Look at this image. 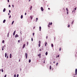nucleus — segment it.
Masks as SVG:
<instances>
[{"label":"nucleus","mask_w":77,"mask_h":77,"mask_svg":"<svg viewBox=\"0 0 77 77\" xmlns=\"http://www.w3.org/2000/svg\"><path fill=\"white\" fill-rule=\"evenodd\" d=\"M39 51H41V49H40L39 50Z\"/></svg>","instance_id":"obj_51"},{"label":"nucleus","mask_w":77,"mask_h":77,"mask_svg":"<svg viewBox=\"0 0 77 77\" xmlns=\"http://www.w3.org/2000/svg\"><path fill=\"white\" fill-rule=\"evenodd\" d=\"M53 63H55V61H54Z\"/></svg>","instance_id":"obj_48"},{"label":"nucleus","mask_w":77,"mask_h":77,"mask_svg":"<svg viewBox=\"0 0 77 77\" xmlns=\"http://www.w3.org/2000/svg\"><path fill=\"white\" fill-rule=\"evenodd\" d=\"M38 46L39 47H41V45L40 44H38Z\"/></svg>","instance_id":"obj_18"},{"label":"nucleus","mask_w":77,"mask_h":77,"mask_svg":"<svg viewBox=\"0 0 77 77\" xmlns=\"http://www.w3.org/2000/svg\"><path fill=\"white\" fill-rule=\"evenodd\" d=\"M9 13H11V10H9Z\"/></svg>","instance_id":"obj_46"},{"label":"nucleus","mask_w":77,"mask_h":77,"mask_svg":"<svg viewBox=\"0 0 77 77\" xmlns=\"http://www.w3.org/2000/svg\"><path fill=\"white\" fill-rule=\"evenodd\" d=\"M32 9V6L30 8V10L31 11V9Z\"/></svg>","instance_id":"obj_22"},{"label":"nucleus","mask_w":77,"mask_h":77,"mask_svg":"<svg viewBox=\"0 0 77 77\" xmlns=\"http://www.w3.org/2000/svg\"><path fill=\"white\" fill-rule=\"evenodd\" d=\"M8 2L9 3V0H8Z\"/></svg>","instance_id":"obj_45"},{"label":"nucleus","mask_w":77,"mask_h":77,"mask_svg":"<svg viewBox=\"0 0 77 77\" xmlns=\"http://www.w3.org/2000/svg\"><path fill=\"white\" fill-rule=\"evenodd\" d=\"M35 35V33H33L32 34V35L33 36L34 35Z\"/></svg>","instance_id":"obj_38"},{"label":"nucleus","mask_w":77,"mask_h":77,"mask_svg":"<svg viewBox=\"0 0 77 77\" xmlns=\"http://www.w3.org/2000/svg\"><path fill=\"white\" fill-rule=\"evenodd\" d=\"M25 56H26V59H27V53L25 54Z\"/></svg>","instance_id":"obj_5"},{"label":"nucleus","mask_w":77,"mask_h":77,"mask_svg":"<svg viewBox=\"0 0 77 77\" xmlns=\"http://www.w3.org/2000/svg\"><path fill=\"white\" fill-rule=\"evenodd\" d=\"M4 49H3V48H2V50H3Z\"/></svg>","instance_id":"obj_59"},{"label":"nucleus","mask_w":77,"mask_h":77,"mask_svg":"<svg viewBox=\"0 0 77 77\" xmlns=\"http://www.w3.org/2000/svg\"><path fill=\"white\" fill-rule=\"evenodd\" d=\"M20 60H19V62H20Z\"/></svg>","instance_id":"obj_62"},{"label":"nucleus","mask_w":77,"mask_h":77,"mask_svg":"<svg viewBox=\"0 0 77 77\" xmlns=\"http://www.w3.org/2000/svg\"><path fill=\"white\" fill-rule=\"evenodd\" d=\"M48 38V36H46V39H47Z\"/></svg>","instance_id":"obj_43"},{"label":"nucleus","mask_w":77,"mask_h":77,"mask_svg":"<svg viewBox=\"0 0 77 77\" xmlns=\"http://www.w3.org/2000/svg\"><path fill=\"white\" fill-rule=\"evenodd\" d=\"M7 58H8V56H7Z\"/></svg>","instance_id":"obj_57"},{"label":"nucleus","mask_w":77,"mask_h":77,"mask_svg":"<svg viewBox=\"0 0 77 77\" xmlns=\"http://www.w3.org/2000/svg\"><path fill=\"white\" fill-rule=\"evenodd\" d=\"M30 18H31V19L32 20L33 19V16H30Z\"/></svg>","instance_id":"obj_3"},{"label":"nucleus","mask_w":77,"mask_h":77,"mask_svg":"<svg viewBox=\"0 0 77 77\" xmlns=\"http://www.w3.org/2000/svg\"><path fill=\"white\" fill-rule=\"evenodd\" d=\"M26 14H27V13H25V15H26Z\"/></svg>","instance_id":"obj_42"},{"label":"nucleus","mask_w":77,"mask_h":77,"mask_svg":"<svg viewBox=\"0 0 77 77\" xmlns=\"http://www.w3.org/2000/svg\"><path fill=\"white\" fill-rule=\"evenodd\" d=\"M59 51H61V48H60L59 49Z\"/></svg>","instance_id":"obj_33"},{"label":"nucleus","mask_w":77,"mask_h":77,"mask_svg":"<svg viewBox=\"0 0 77 77\" xmlns=\"http://www.w3.org/2000/svg\"><path fill=\"white\" fill-rule=\"evenodd\" d=\"M14 21H13L12 23V25L14 24Z\"/></svg>","instance_id":"obj_20"},{"label":"nucleus","mask_w":77,"mask_h":77,"mask_svg":"<svg viewBox=\"0 0 77 77\" xmlns=\"http://www.w3.org/2000/svg\"><path fill=\"white\" fill-rule=\"evenodd\" d=\"M39 29L40 31H41V27L40 26L39 28Z\"/></svg>","instance_id":"obj_13"},{"label":"nucleus","mask_w":77,"mask_h":77,"mask_svg":"<svg viewBox=\"0 0 77 77\" xmlns=\"http://www.w3.org/2000/svg\"><path fill=\"white\" fill-rule=\"evenodd\" d=\"M41 9L42 11H44V8H43V7H41Z\"/></svg>","instance_id":"obj_4"},{"label":"nucleus","mask_w":77,"mask_h":77,"mask_svg":"<svg viewBox=\"0 0 77 77\" xmlns=\"http://www.w3.org/2000/svg\"><path fill=\"white\" fill-rule=\"evenodd\" d=\"M38 56H41V54H38Z\"/></svg>","instance_id":"obj_19"},{"label":"nucleus","mask_w":77,"mask_h":77,"mask_svg":"<svg viewBox=\"0 0 77 77\" xmlns=\"http://www.w3.org/2000/svg\"><path fill=\"white\" fill-rule=\"evenodd\" d=\"M23 18V15H21V18L22 19Z\"/></svg>","instance_id":"obj_14"},{"label":"nucleus","mask_w":77,"mask_h":77,"mask_svg":"<svg viewBox=\"0 0 77 77\" xmlns=\"http://www.w3.org/2000/svg\"><path fill=\"white\" fill-rule=\"evenodd\" d=\"M70 27V25L69 24L68 26V27Z\"/></svg>","instance_id":"obj_29"},{"label":"nucleus","mask_w":77,"mask_h":77,"mask_svg":"<svg viewBox=\"0 0 77 77\" xmlns=\"http://www.w3.org/2000/svg\"><path fill=\"white\" fill-rule=\"evenodd\" d=\"M45 63V60H44V63Z\"/></svg>","instance_id":"obj_53"},{"label":"nucleus","mask_w":77,"mask_h":77,"mask_svg":"<svg viewBox=\"0 0 77 77\" xmlns=\"http://www.w3.org/2000/svg\"><path fill=\"white\" fill-rule=\"evenodd\" d=\"M4 48V47L3 46L2 47V48Z\"/></svg>","instance_id":"obj_61"},{"label":"nucleus","mask_w":77,"mask_h":77,"mask_svg":"<svg viewBox=\"0 0 77 77\" xmlns=\"http://www.w3.org/2000/svg\"><path fill=\"white\" fill-rule=\"evenodd\" d=\"M38 20V18H36V22H37V20Z\"/></svg>","instance_id":"obj_15"},{"label":"nucleus","mask_w":77,"mask_h":77,"mask_svg":"<svg viewBox=\"0 0 77 77\" xmlns=\"http://www.w3.org/2000/svg\"><path fill=\"white\" fill-rule=\"evenodd\" d=\"M51 46L52 47H53V44H51Z\"/></svg>","instance_id":"obj_16"},{"label":"nucleus","mask_w":77,"mask_h":77,"mask_svg":"<svg viewBox=\"0 0 77 77\" xmlns=\"http://www.w3.org/2000/svg\"><path fill=\"white\" fill-rule=\"evenodd\" d=\"M6 74L5 75V76H4V77H6Z\"/></svg>","instance_id":"obj_44"},{"label":"nucleus","mask_w":77,"mask_h":77,"mask_svg":"<svg viewBox=\"0 0 77 77\" xmlns=\"http://www.w3.org/2000/svg\"><path fill=\"white\" fill-rule=\"evenodd\" d=\"M2 72H3V69H2Z\"/></svg>","instance_id":"obj_27"},{"label":"nucleus","mask_w":77,"mask_h":77,"mask_svg":"<svg viewBox=\"0 0 77 77\" xmlns=\"http://www.w3.org/2000/svg\"><path fill=\"white\" fill-rule=\"evenodd\" d=\"M35 26H34V28H33L34 29H35Z\"/></svg>","instance_id":"obj_52"},{"label":"nucleus","mask_w":77,"mask_h":77,"mask_svg":"<svg viewBox=\"0 0 77 77\" xmlns=\"http://www.w3.org/2000/svg\"><path fill=\"white\" fill-rule=\"evenodd\" d=\"M14 77H16V75H14Z\"/></svg>","instance_id":"obj_41"},{"label":"nucleus","mask_w":77,"mask_h":77,"mask_svg":"<svg viewBox=\"0 0 77 77\" xmlns=\"http://www.w3.org/2000/svg\"><path fill=\"white\" fill-rule=\"evenodd\" d=\"M29 62L30 63V62H31V60L30 59L29 60Z\"/></svg>","instance_id":"obj_23"},{"label":"nucleus","mask_w":77,"mask_h":77,"mask_svg":"<svg viewBox=\"0 0 77 77\" xmlns=\"http://www.w3.org/2000/svg\"><path fill=\"white\" fill-rule=\"evenodd\" d=\"M27 45H28V42H27Z\"/></svg>","instance_id":"obj_54"},{"label":"nucleus","mask_w":77,"mask_h":77,"mask_svg":"<svg viewBox=\"0 0 77 77\" xmlns=\"http://www.w3.org/2000/svg\"><path fill=\"white\" fill-rule=\"evenodd\" d=\"M5 11H6V8H4L3 10V12H5Z\"/></svg>","instance_id":"obj_8"},{"label":"nucleus","mask_w":77,"mask_h":77,"mask_svg":"<svg viewBox=\"0 0 77 77\" xmlns=\"http://www.w3.org/2000/svg\"><path fill=\"white\" fill-rule=\"evenodd\" d=\"M18 76H19V75L17 74V77H18Z\"/></svg>","instance_id":"obj_30"},{"label":"nucleus","mask_w":77,"mask_h":77,"mask_svg":"<svg viewBox=\"0 0 77 77\" xmlns=\"http://www.w3.org/2000/svg\"><path fill=\"white\" fill-rule=\"evenodd\" d=\"M6 56H7V53H5V57H6Z\"/></svg>","instance_id":"obj_10"},{"label":"nucleus","mask_w":77,"mask_h":77,"mask_svg":"<svg viewBox=\"0 0 77 77\" xmlns=\"http://www.w3.org/2000/svg\"><path fill=\"white\" fill-rule=\"evenodd\" d=\"M39 58H41V57L40 56H39Z\"/></svg>","instance_id":"obj_55"},{"label":"nucleus","mask_w":77,"mask_h":77,"mask_svg":"<svg viewBox=\"0 0 77 77\" xmlns=\"http://www.w3.org/2000/svg\"><path fill=\"white\" fill-rule=\"evenodd\" d=\"M30 0H29V2H30Z\"/></svg>","instance_id":"obj_58"},{"label":"nucleus","mask_w":77,"mask_h":77,"mask_svg":"<svg viewBox=\"0 0 77 77\" xmlns=\"http://www.w3.org/2000/svg\"><path fill=\"white\" fill-rule=\"evenodd\" d=\"M47 6H48V5Z\"/></svg>","instance_id":"obj_64"},{"label":"nucleus","mask_w":77,"mask_h":77,"mask_svg":"<svg viewBox=\"0 0 77 77\" xmlns=\"http://www.w3.org/2000/svg\"><path fill=\"white\" fill-rule=\"evenodd\" d=\"M66 10L67 11V12H68V8H66Z\"/></svg>","instance_id":"obj_21"},{"label":"nucleus","mask_w":77,"mask_h":77,"mask_svg":"<svg viewBox=\"0 0 77 77\" xmlns=\"http://www.w3.org/2000/svg\"><path fill=\"white\" fill-rule=\"evenodd\" d=\"M67 14H68V11H67Z\"/></svg>","instance_id":"obj_50"},{"label":"nucleus","mask_w":77,"mask_h":77,"mask_svg":"<svg viewBox=\"0 0 77 77\" xmlns=\"http://www.w3.org/2000/svg\"><path fill=\"white\" fill-rule=\"evenodd\" d=\"M9 7H11V5H9Z\"/></svg>","instance_id":"obj_49"},{"label":"nucleus","mask_w":77,"mask_h":77,"mask_svg":"<svg viewBox=\"0 0 77 77\" xmlns=\"http://www.w3.org/2000/svg\"><path fill=\"white\" fill-rule=\"evenodd\" d=\"M48 9L49 10H50V8H48Z\"/></svg>","instance_id":"obj_60"},{"label":"nucleus","mask_w":77,"mask_h":77,"mask_svg":"<svg viewBox=\"0 0 77 77\" xmlns=\"http://www.w3.org/2000/svg\"><path fill=\"white\" fill-rule=\"evenodd\" d=\"M45 54L46 56H47V54H48V53L47 52H46Z\"/></svg>","instance_id":"obj_17"},{"label":"nucleus","mask_w":77,"mask_h":77,"mask_svg":"<svg viewBox=\"0 0 77 77\" xmlns=\"http://www.w3.org/2000/svg\"><path fill=\"white\" fill-rule=\"evenodd\" d=\"M50 23H49V24H48V27H50Z\"/></svg>","instance_id":"obj_12"},{"label":"nucleus","mask_w":77,"mask_h":77,"mask_svg":"<svg viewBox=\"0 0 77 77\" xmlns=\"http://www.w3.org/2000/svg\"><path fill=\"white\" fill-rule=\"evenodd\" d=\"M47 44V42H46L45 43V46H46Z\"/></svg>","instance_id":"obj_26"},{"label":"nucleus","mask_w":77,"mask_h":77,"mask_svg":"<svg viewBox=\"0 0 77 77\" xmlns=\"http://www.w3.org/2000/svg\"><path fill=\"white\" fill-rule=\"evenodd\" d=\"M39 44H41V42L40 41H39Z\"/></svg>","instance_id":"obj_24"},{"label":"nucleus","mask_w":77,"mask_h":77,"mask_svg":"<svg viewBox=\"0 0 77 77\" xmlns=\"http://www.w3.org/2000/svg\"><path fill=\"white\" fill-rule=\"evenodd\" d=\"M59 57V55L57 57V58Z\"/></svg>","instance_id":"obj_32"},{"label":"nucleus","mask_w":77,"mask_h":77,"mask_svg":"<svg viewBox=\"0 0 77 77\" xmlns=\"http://www.w3.org/2000/svg\"><path fill=\"white\" fill-rule=\"evenodd\" d=\"M50 69H51V66H50Z\"/></svg>","instance_id":"obj_25"},{"label":"nucleus","mask_w":77,"mask_h":77,"mask_svg":"<svg viewBox=\"0 0 77 77\" xmlns=\"http://www.w3.org/2000/svg\"><path fill=\"white\" fill-rule=\"evenodd\" d=\"M75 75H77V69H75Z\"/></svg>","instance_id":"obj_1"},{"label":"nucleus","mask_w":77,"mask_h":77,"mask_svg":"<svg viewBox=\"0 0 77 77\" xmlns=\"http://www.w3.org/2000/svg\"><path fill=\"white\" fill-rule=\"evenodd\" d=\"M52 24H53V23H52V22L51 23L50 25H52Z\"/></svg>","instance_id":"obj_35"},{"label":"nucleus","mask_w":77,"mask_h":77,"mask_svg":"<svg viewBox=\"0 0 77 77\" xmlns=\"http://www.w3.org/2000/svg\"><path fill=\"white\" fill-rule=\"evenodd\" d=\"M12 7H14V5H12Z\"/></svg>","instance_id":"obj_47"},{"label":"nucleus","mask_w":77,"mask_h":77,"mask_svg":"<svg viewBox=\"0 0 77 77\" xmlns=\"http://www.w3.org/2000/svg\"><path fill=\"white\" fill-rule=\"evenodd\" d=\"M4 42H5V41L3 40L2 41V43H4Z\"/></svg>","instance_id":"obj_31"},{"label":"nucleus","mask_w":77,"mask_h":77,"mask_svg":"<svg viewBox=\"0 0 77 77\" xmlns=\"http://www.w3.org/2000/svg\"><path fill=\"white\" fill-rule=\"evenodd\" d=\"M5 22H6V20H4L3 21V23H5Z\"/></svg>","instance_id":"obj_11"},{"label":"nucleus","mask_w":77,"mask_h":77,"mask_svg":"<svg viewBox=\"0 0 77 77\" xmlns=\"http://www.w3.org/2000/svg\"><path fill=\"white\" fill-rule=\"evenodd\" d=\"M74 23V20L72 21V24H73V23Z\"/></svg>","instance_id":"obj_28"},{"label":"nucleus","mask_w":77,"mask_h":77,"mask_svg":"<svg viewBox=\"0 0 77 77\" xmlns=\"http://www.w3.org/2000/svg\"><path fill=\"white\" fill-rule=\"evenodd\" d=\"M18 42H19V43L20 42V40H19L18 41Z\"/></svg>","instance_id":"obj_36"},{"label":"nucleus","mask_w":77,"mask_h":77,"mask_svg":"<svg viewBox=\"0 0 77 77\" xmlns=\"http://www.w3.org/2000/svg\"><path fill=\"white\" fill-rule=\"evenodd\" d=\"M31 40H32V41H33V38H32Z\"/></svg>","instance_id":"obj_37"},{"label":"nucleus","mask_w":77,"mask_h":77,"mask_svg":"<svg viewBox=\"0 0 77 77\" xmlns=\"http://www.w3.org/2000/svg\"><path fill=\"white\" fill-rule=\"evenodd\" d=\"M10 58H12V54H10Z\"/></svg>","instance_id":"obj_9"},{"label":"nucleus","mask_w":77,"mask_h":77,"mask_svg":"<svg viewBox=\"0 0 77 77\" xmlns=\"http://www.w3.org/2000/svg\"><path fill=\"white\" fill-rule=\"evenodd\" d=\"M8 15H10V14L9 13H8Z\"/></svg>","instance_id":"obj_56"},{"label":"nucleus","mask_w":77,"mask_h":77,"mask_svg":"<svg viewBox=\"0 0 77 77\" xmlns=\"http://www.w3.org/2000/svg\"><path fill=\"white\" fill-rule=\"evenodd\" d=\"M18 36H19L18 35H17V34H16V35H15V38H17V37H18Z\"/></svg>","instance_id":"obj_2"},{"label":"nucleus","mask_w":77,"mask_h":77,"mask_svg":"<svg viewBox=\"0 0 77 77\" xmlns=\"http://www.w3.org/2000/svg\"><path fill=\"white\" fill-rule=\"evenodd\" d=\"M25 46H26V44H25L23 45V48H24V47H25Z\"/></svg>","instance_id":"obj_7"},{"label":"nucleus","mask_w":77,"mask_h":77,"mask_svg":"<svg viewBox=\"0 0 77 77\" xmlns=\"http://www.w3.org/2000/svg\"><path fill=\"white\" fill-rule=\"evenodd\" d=\"M76 9H77V8L76 7L75 8V10H76Z\"/></svg>","instance_id":"obj_40"},{"label":"nucleus","mask_w":77,"mask_h":77,"mask_svg":"<svg viewBox=\"0 0 77 77\" xmlns=\"http://www.w3.org/2000/svg\"><path fill=\"white\" fill-rule=\"evenodd\" d=\"M58 65V63H57L56 64V66H57Z\"/></svg>","instance_id":"obj_34"},{"label":"nucleus","mask_w":77,"mask_h":77,"mask_svg":"<svg viewBox=\"0 0 77 77\" xmlns=\"http://www.w3.org/2000/svg\"><path fill=\"white\" fill-rule=\"evenodd\" d=\"M21 71V69H20V71Z\"/></svg>","instance_id":"obj_63"},{"label":"nucleus","mask_w":77,"mask_h":77,"mask_svg":"<svg viewBox=\"0 0 77 77\" xmlns=\"http://www.w3.org/2000/svg\"><path fill=\"white\" fill-rule=\"evenodd\" d=\"M15 32H16V31H14V32L13 33V35L14 36L15 35Z\"/></svg>","instance_id":"obj_6"},{"label":"nucleus","mask_w":77,"mask_h":77,"mask_svg":"<svg viewBox=\"0 0 77 77\" xmlns=\"http://www.w3.org/2000/svg\"><path fill=\"white\" fill-rule=\"evenodd\" d=\"M11 16L10 15V16L9 17V18H11Z\"/></svg>","instance_id":"obj_39"}]
</instances>
